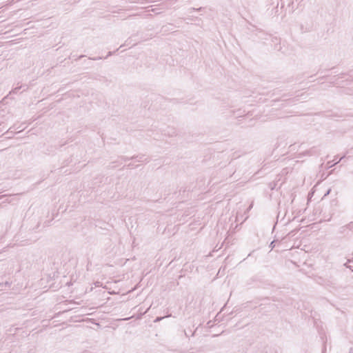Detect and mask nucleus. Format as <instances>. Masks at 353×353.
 <instances>
[{"label":"nucleus","instance_id":"nucleus-1","mask_svg":"<svg viewBox=\"0 0 353 353\" xmlns=\"http://www.w3.org/2000/svg\"><path fill=\"white\" fill-rule=\"evenodd\" d=\"M345 156L342 157L338 161L335 162L334 163L332 164L331 161H328L327 162V164L329 165L330 167H332L334 165H336L342 159L344 158Z\"/></svg>","mask_w":353,"mask_h":353},{"label":"nucleus","instance_id":"nucleus-2","mask_svg":"<svg viewBox=\"0 0 353 353\" xmlns=\"http://www.w3.org/2000/svg\"><path fill=\"white\" fill-rule=\"evenodd\" d=\"M20 89V87H17L15 88L14 89H13L10 93H14V94H16L17 93L18 90Z\"/></svg>","mask_w":353,"mask_h":353},{"label":"nucleus","instance_id":"nucleus-3","mask_svg":"<svg viewBox=\"0 0 353 353\" xmlns=\"http://www.w3.org/2000/svg\"><path fill=\"white\" fill-rule=\"evenodd\" d=\"M163 317H157L155 320V322L160 321Z\"/></svg>","mask_w":353,"mask_h":353},{"label":"nucleus","instance_id":"nucleus-4","mask_svg":"<svg viewBox=\"0 0 353 353\" xmlns=\"http://www.w3.org/2000/svg\"><path fill=\"white\" fill-rule=\"evenodd\" d=\"M330 191H331V190H330H330H327V193L325 194V196H326V195L329 194H330Z\"/></svg>","mask_w":353,"mask_h":353},{"label":"nucleus","instance_id":"nucleus-5","mask_svg":"<svg viewBox=\"0 0 353 353\" xmlns=\"http://www.w3.org/2000/svg\"><path fill=\"white\" fill-rule=\"evenodd\" d=\"M102 58L101 57H98V58H94V59H92L93 60H98V59H101Z\"/></svg>","mask_w":353,"mask_h":353},{"label":"nucleus","instance_id":"nucleus-6","mask_svg":"<svg viewBox=\"0 0 353 353\" xmlns=\"http://www.w3.org/2000/svg\"><path fill=\"white\" fill-rule=\"evenodd\" d=\"M252 208V204H251V205H250V207L248 208V210H250Z\"/></svg>","mask_w":353,"mask_h":353},{"label":"nucleus","instance_id":"nucleus-7","mask_svg":"<svg viewBox=\"0 0 353 353\" xmlns=\"http://www.w3.org/2000/svg\"><path fill=\"white\" fill-rule=\"evenodd\" d=\"M112 52H109L108 56H110V55H112Z\"/></svg>","mask_w":353,"mask_h":353}]
</instances>
